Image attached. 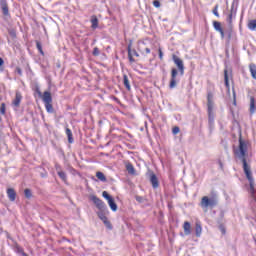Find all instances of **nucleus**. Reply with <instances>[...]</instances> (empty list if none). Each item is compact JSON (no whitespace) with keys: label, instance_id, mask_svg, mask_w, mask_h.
I'll list each match as a JSON object with an SVG mask.
<instances>
[{"label":"nucleus","instance_id":"obj_1","mask_svg":"<svg viewBox=\"0 0 256 256\" xmlns=\"http://www.w3.org/2000/svg\"><path fill=\"white\" fill-rule=\"evenodd\" d=\"M249 149V144L247 141L243 140V138L239 137V146L238 148H234V155L237 159H239L243 164L244 173L249 181V193L252 201H256V189H255V181L253 180V175L251 174V167L247 164V157H249V153L247 152Z\"/></svg>","mask_w":256,"mask_h":256},{"label":"nucleus","instance_id":"obj_2","mask_svg":"<svg viewBox=\"0 0 256 256\" xmlns=\"http://www.w3.org/2000/svg\"><path fill=\"white\" fill-rule=\"evenodd\" d=\"M219 203V197L217 196V193L211 192L210 197L204 196L201 199L200 206L204 211H207V209H213V207H217Z\"/></svg>","mask_w":256,"mask_h":256},{"label":"nucleus","instance_id":"obj_3","mask_svg":"<svg viewBox=\"0 0 256 256\" xmlns=\"http://www.w3.org/2000/svg\"><path fill=\"white\" fill-rule=\"evenodd\" d=\"M102 196L104 199L108 201V205L112 211H117V203H115V199L107 191L102 192Z\"/></svg>","mask_w":256,"mask_h":256},{"label":"nucleus","instance_id":"obj_4","mask_svg":"<svg viewBox=\"0 0 256 256\" xmlns=\"http://www.w3.org/2000/svg\"><path fill=\"white\" fill-rule=\"evenodd\" d=\"M90 199L94 205H96L97 209H99V211H105V209H107L105 202H103V200L99 199L97 196L92 195L90 196Z\"/></svg>","mask_w":256,"mask_h":256},{"label":"nucleus","instance_id":"obj_5","mask_svg":"<svg viewBox=\"0 0 256 256\" xmlns=\"http://www.w3.org/2000/svg\"><path fill=\"white\" fill-rule=\"evenodd\" d=\"M172 59H173L175 65L178 67V71H179L180 75H184L185 74V65L183 64V60H181V58L177 57V55H173Z\"/></svg>","mask_w":256,"mask_h":256},{"label":"nucleus","instance_id":"obj_6","mask_svg":"<svg viewBox=\"0 0 256 256\" xmlns=\"http://www.w3.org/2000/svg\"><path fill=\"white\" fill-rule=\"evenodd\" d=\"M178 71L176 68H173L171 70V79H170V84L169 87L170 89H175V87H177V75H178Z\"/></svg>","mask_w":256,"mask_h":256},{"label":"nucleus","instance_id":"obj_7","mask_svg":"<svg viewBox=\"0 0 256 256\" xmlns=\"http://www.w3.org/2000/svg\"><path fill=\"white\" fill-rule=\"evenodd\" d=\"M23 100V96L21 95V92L16 91L15 98L12 101V105L16 108L21 107V101Z\"/></svg>","mask_w":256,"mask_h":256},{"label":"nucleus","instance_id":"obj_8","mask_svg":"<svg viewBox=\"0 0 256 256\" xmlns=\"http://www.w3.org/2000/svg\"><path fill=\"white\" fill-rule=\"evenodd\" d=\"M0 7L3 15L9 17V5H7V0H0Z\"/></svg>","mask_w":256,"mask_h":256},{"label":"nucleus","instance_id":"obj_9","mask_svg":"<svg viewBox=\"0 0 256 256\" xmlns=\"http://www.w3.org/2000/svg\"><path fill=\"white\" fill-rule=\"evenodd\" d=\"M150 183L153 187V189H157L159 187V179L157 178V175L155 173H150Z\"/></svg>","mask_w":256,"mask_h":256},{"label":"nucleus","instance_id":"obj_10","mask_svg":"<svg viewBox=\"0 0 256 256\" xmlns=\"http://www.w3.org/2000/svg\"><path fill=\"white\" fill-rule=\"evenodd\" d=\"M209 123H213V102H207Z\"/></svg>","mask_w":256,"mask_h":256},{"label":"nucleus","instance_id":"obj_11","mask_svg":"<svg viewBox=\"0 0 256 256\" xmlns=\"http://www.w3.org/2000/svg\"><path fill=\"white\" fill-rule=\"evenodd\" d=\"M255 111H256V99H255V97L251 96L250 97V108H249L250 115H254Z\"/></svg>","mask_w":256,"mask_h":256},{"label":"nucleus","instance_id":"obj_12","mask_svg":"<svg viewBox=\"0 0 256 256\" xmlns=\"http://www.w3.org/2000/svg\"><path fill=\"white\" fill-rule=\"evenodd\" d=\"M56 171H58V177H60L64 183H67V174L61 170V166L56 165Z\"/></svg>","mask_w":256,"mask_h":256},{"label":"nucleus","instance_id":"obj_13","mask_svg":"<svg viewBox=\"0 0 256 256\" xmlns=\"http://www.w3.org/2000/svg\"><path fill=\"white\" fill-rule=\"evenodd\" d=\"M224 83L229 93L231 91V86L229 85V70L227 69L224 70Z\"/></svg>","mask_w":256,"mask_h":256},{"label":"nucleus","instance_id":"obj_14","mask_svg":"<svg viewBox=\"0 0 256 256\" xmlns=\"http://www.w3.org/2000/svg\"><path fill=\"white\" fill-rule=\"evenodd\" d=\"M7 195H8V199L10 201H15V199H17V193L15 192V189H13V188L7 189Z\"/></svg>","mask_w":256,"mask_h":256},{"label":"nucleus","instance_id":"obj_15","mask_svg":"<svg viewBox=\"0 0 256 256\" xmlns=\"http://www.w3.org/2000/svg\"><path fill=\"white\" fill-rule=\"evenodd\" d=\"M43 102L46 103H53V98L51 97V92L45 91L43 94Z\"/></svg>","mask_w":256,"mask_h":256},{"label":"nucleus","instance_id":"obj_16","mask_svg":"<svg viewBox=\"0 0 256 256\" xmlns=\"http://www.w3.org/2000/svg\"><path fill=\"white\" fill-rule=\"evenodd\" d=\"M237 7H239V2L237 0H233L230 13L234 14V17L237 15Z\"/></svg>","mask_w":256,"mask_h":256},{"label":"nucleus","instance_id":"obj_17","mask_svg":"<svg viewBox=\"0 0 256 256\" xmlns=\"http://www.w3.org/2000/svg\"><path fill=\"white\" fill-rule=\"evenodd\" d=\"M183 229H184V235H191V223L187 221L184 222Z\"/></svg>","mask_w":256,"mask_h":256},{"label":"nucleus","instance_id":"obj_18","mask_svg":"<svg viewBox=\"0 0 256 256\" xmlns=\"http://www.w3.org/2000/svg\"><path fill=\"white\" fill-rule=\"evenodd\" d=\"M91 23H92V26H91L92 29H97V27H99V19L97 18V16L93 15L91 17Z\"/></svg>","mask_w":256,"mask_h":256},{"label":"nucleus","instance_id":"obj_19","mask_svg":"<svg viewBox=\"0 0 256 256\" xmlns=\"http://www.w3.org/2000/svg\"><path fill=\"white\" fill-rule=\"evenodd\" d=\"M123 83H124V87H126L127 91H131V84L129 83V77H127V74L123 75Z\"/></svg>","mask_w":256,"mask_h":256},{"label":"nucleus","instance_id":"obj_20","mask_svg":"<svg viewBox=\"0 0 256 256\" xmlns=\"http://www.w3.org/2000/svg\"><path fill=\"white\" fill-rule=\"evenodd\" d=\"M126 170L129 173V175H135V167H133V164H126Z\"/></svg>","mask_w":256,"mask_h":256},{"label":"nucleus","instance_id":"obj_21","mask_svg":"<svg viewBox=\"0 0 256 256\" xmlns=\"http://www.w3.org/2000/svg\"><path fill=\"white\" fill-rule=\"evenodd\" d=\"M202 232H203V228L201 227V224L196 223V226H195L196 237H201Z\"/></svg>","mask_w":256,"mask_h":256},{"label":"nucleus","instance_id":"obj_22","mask_svg":"<svg viewBox=\"0 0 256 256\" xmlns=\"http://www.w3.org/2000/svg\"><path fill=\"white\" fill-rule=\"evenodd\" d=\"M250 73L252 75V78L256 79V65L255 64H250L249 65Z\"/></svg>","mask_w":256,"mask_h":256},{"label":"nucleus","instance_id":"obj_23","mask_svg":"<svg viewBox=\"0 0 256 256\" xmlns=\"http://www.w3.org/2000/svg\"><path fill=\"white\" fill-rule=\"evenodd\" d=\"M66 135L68 137V143H73V132H71V129L66 128Z\"/></svg>","mask_w":256,"mask_h":256},{"label":"nucleus","instance_id":"obj_24","mask_svg":"<svg viewBox=\"0 0 256 256\" xmlns=\"http://www.w3.org/2000/svg\"><path fill=\"white\" fill-rule=\"evenodd\" d=\"M96 177L97 179H99V181H102L103 183L107 181V177H105V174H103V172H97Z\"/></svg>","mask_w":256,"mask_h":256},{"label":"nucleus","instance_id":"obj_25","mask_svg":"<svg viewBox=\"0 0 256 256\" xmlns=\"http://www.w3.org/2000/svg\"><path fill=\"white\" fill-rule=\"evenodd\" d=\"M213 27H214L215 31H218V33L220 31H223V28L221 27V22L214 21L213 22Z\"/></svg>","mask_w":256,"mask_h":256},{"label":"nucleus","instance_id":"obj_26","mask_svg":"<svg viewBox=\"0 0 256 256\" xmlns=\"http://www.w3.org/2000/svg\"><path fill=\"white\" fill-rule=\"evenodd\" d=\"M128 59L130 63H135V58H133V54L131 53V44L128 45Z\"/></svg>","mask_w":256,"mask_h":256},{"label":"nucleus","instance_id":"obj_27","mask_svg":"<svg viewBox=\"0 0 256 256\" xmlns=\"http://www.w3.org/2000/svg\"><path fill=\"white\" fill-rule=\"evenodd\" d=\"M24 195H25L26 199H31V197H33V193L31 192V189H29V188H26L24 190Z\"/></svg>","mask_w":256,"mask_h":256},{"label":"nucleus","instance_id":"obj_28","mask_svg":"<svg viewBox=\"0 0 256 256\" xmlns=\"http://www.w3.org/2000/svg\"><path fill=\"white\" fill-rule=\"evenodd\" d=\"M248 28L251 29V31H255L256 30V20H251L248 23Z\"/></svg>","mask_w":256,"mask_h":256},{"label":"nucleus","instance_id":"obj_29","mask_svg":"<svg viewBox=\"0 0 256 256\" xmlns=\"http://www.w3.org/2000/svg\"><path fill=\"white\" fill-rule=\"evenodd\" d=\"M14 251H15V253H21V255H23V253H24L23 248H21V246H19V244L14 245Z\"/></svg>","mask_w":256,"mask_h":256},{"label":"nucleus","instance_id":"obj_30","mask_svg":"<svg viewBox=\"0 0 256 256\" xmlns=\"http://www.w3.org/2000/svg\"><path fill=\"white\" fill-rule=\"evenodd\" d=\"M97 215H98V217H99V219H101V221H107V216H105V213H103V211H99L98 213H97Z\"/></svg>","mask_w":256,"mask_h":256},{"label":"nucleus","instance_id":"obj_31","mask_svg":"<svg viewBox=\"0 0 256 256\" xmlns=\"http://www.w3.org/2000/svg\"><path fill=\"white\" fill-rule=\"evenodd\" d=\"M36 47L39 51V53H41V55H44L45 53L43 52V46L41 45V42L36 41Z\"/></svg>","mask_w":256,"mask_h":256},{"label":"nucleus","instance_id":"obj_32","mask_svg":"<svg viewBox=\"0 0 256 256\" xmlns=\"http://www.w3.org/2000/svg\"><path fill=\"white\" fill-rule=\"evenodd\" d=\"M45 107H46V111H48V113H53V105L51 103H46Z\"/></svg>","mask_w":256,"mask_h":256},{"label":"nucleus","instance_id":"obj_33","mask_svg":"<svg viewBox=\"0 0 256 256\" xmlns=\"http://www.w3.org/2000/svg\"><path fill=\"white\" fill-rule=\"evenodd\" d=\"M92 55H94V57H99V55H101V51H99V48L95 47L93 49Z\"/></svg>","mask_w":256,"mask_h":256},{"label":"nucleus","instance_id":"obj_34","mask_svg":"<svg viewBox=\"0 0 256 256\" xmlns=\"http://www.w3.org/2000/svg\"><path fill=\"white\" fill-rule=\"evenodd\" d=\"M105 227H107V229H113V225H111V222L109 221V219H106L104 222Z\"/></svg>","mask_w":256,"mask_h":256},{"label":"nucleus","instance_id":"obj_35","mask_svg":"<svg viewBox=\"0 0 256 256\" xmlns=\"http://www.w3.org/2000/svg\"><path fill=\"white\" fill-rule=\"evenodd\" d=\"M233 17H235V14L230 12L228 15V18H227L229 25H231L233 23Z\"/></svg>","mask_w":256,"mask_h":256},{"label":"nucleus","instance_id":"obj_36","mask_svg":"<svg viewBox=\"0 0 256 256\" xmlns=\"http://www.w3.org/2000/svg\"><path fill=\"white\" fill-rule=\"evenodd\" d=\"M218 9H219V5H216L212 11V13H213V15H215V17H219Z\"/></svg>","mask_w":256,"mask_h":256},{"label":"nucleus","instance_id":"obj_37","mask_svg":"<svg viewBox=\"0 0 256 256\" xmlns=\"http://www.w3.org/2000/svg\"><path fill=\"white\" fill-rule=\"evenodd\" d=\"M207 103H213V94L211 92L207 95Z\"/></svg>","mask_w":256,"mask_h":256},{"label":"nucleus","instance_id":"obj_38","mask_svg":"<svg viewBox=\"0 0 256 256\" xmlns=\"http://www.w3.org/2000/svg\"><path fill=\"white\" fill-rule=\"evenodd\" d=\"M179 131H181V129H180L178 126H175V127L172 129L173 135H177V134L179 133Z\"/></svg>","mask_w":256,"mask_h":256},{"label":"nucleus","instance_id":"obj_39","mask_svg":"<svg viewBox=\"0 0 256 256\" xmlns=\"http://www.w3.org/2000/svg\"><path fill=\"white\" fill-rule=\"evenodd\" d=\"M40 170H42V172H40V175L42 178L47 177V171H45V169H43L42 167H39Z\"/></svg>","mask_w":256,"mask_h":256},{"label":"nucleus","instance_id":"obj_40","mask_svg":"<svg viewBox=\"0 0 256 256\" xmlns=\"http://www.w3.org/2000/svg\"><path fill=\"white\" fill-rule=\"evenodd\" d=\"M233 105H237V94L235 93V89H233Z\"/></svg>","mask_w":256,"mask_h":256},{"label":"nucleus","instance_id":"obj_41","mask_svg":"<svg viewBox=\"0 0 256 256\" xmlns=\"http://www.w3.org/2000/svg\"><path fill=\"white\" fill-rule=\"evenodd\" d=\"M5 103H2L1 106H0V113L1 115H5Z\"/></svg>","mask_w":256,"mask_h":256},{"label":"nucleus","instance_id":"obj_42","mask_svg":"<svg viewBox=\"0 0 256 256\" xmlns=\"http://www.w3.org/2000/svg\"><path fill=\"white\" fill-rule=\"evenodd\" d=\"M153 5H154V7H156L157 9H159V7H161V2H159V0H154V1H153Z\"/></svg>","mask_w":256,"mask_h":256},{"label":"nucleus","instance_id":"obj_43","mask_svg":"<svg viewBox=\"0 0 256 256\" xmlns=\"http://www.w3.org/2000/svg\"><path fill=\"white\" fill-rule=\"evenodd\" d=\"M135 199L138 203H143L145 199L142 196H135Z\"/></svg>","mask_w":256,"mask_h":256},{"label":"nucleus","instance_id":"obj_44","mask_svg":"<svg viewBox=\"0 0 256 256\" xmlns=\"http://www.w3.org/2000/svg\"><path fill=\"white\" fill-rule=\"evenodd\" d=\"M132 57H139V53H137V50H131Z\"/></svg>","mask_w":256,"mask_h":256},{"label":"nucleus","instance_id":"obj_45","mask_svg":"<svg viewBox=\"0 0 256 256\" xmlns=\"http://www.w3.org/2000/svg\"><path fill=\"white\" fill-rule=\"evenodd\" d=\"M16 73H18V75H23V70H21L20 67H16Z\"/></svg>","mask_w":256,"mask_h":256},{"label":"nucleus","instance_id":"obj_46","mask_svg":"<svg viewBox=\"0 0 256 256\" xmlns=\"http://www.w3.org/2000/svg\"><path fill=\"white\" fill-rule=\"evenodd\" d=\"M158 51H159V59H163V51L161 50V48Z\"/></svg>","mask_w":256,"mask_h":256},{"label":"nucleus","instance_id":"obj_47","mask_svg":"<svg viewBox=\"0 0 256 256\" xmlns=\"http://www.w3.org/2000/svg\"><path fill=\"white\" fill-rule=\"evenodd\" d=\"M219 33H220L222 39H224L225 38V32L223 31V29Z\"/></svg>","mask_w":256,"mask_h":256},{"label":"nucleus","instance_id":"obj_48","mask_svg":"<svg viewBox=\"0 0 256 256\" xmlns=\"http://www.w3.org/2000/svg\"><path fill=\"white\" fill-rule=\"evenodd\" d=\"M145 53H146V55H149V53H151V49L145 48Z\"/></svg>","mask_w":256,"mask_h":256},{"label":"nucleus","instance_id":"obj_49","mask_svg":"<svg viewBox=\"0 0 256 256\" xmlns=\"http://www.w3.org/2000/svg\"><path fill=\"white\" fill-rule=\"evenodd\" d=\"M3 63H5V61L0 57V67L3 66Z\"/></svg>","mask_w":256,"mask_h":256},{"label":"nucleus","instance_id":"obj_50","mask_svg":"<svg viewBox=\"0 0 256 256\" xmlns=\"http://www.w3.org/2000/svg\"><path fill=\"white\" fill-rule=\"evenodd\" d=\"M219 165H220V169L223 171V162H221V160H219Z\"/></svg>","mask_w":256,"mask_h":256},{"label":"nucleus","instance_id":"obj_51","mask_svg":"<svg viewBox=\"0 0 256 256\" xmlns=\"http://www.w3.org/2000/svg\"><path fill=\"white\" fill-rule=\"evenodd\" d=\"M222 234L225 235V228H221Z\"/></svg>","mask_w":256,"mask_h":256},{"label":"nucleus","instance_id":"obj_52","mask_svg":"<svg viewBox=\"0 0 256 256\" xmlns=\"http://www.w3.org/2000/svg\"><path fill=\"white\" fill-rule=\"evenodd\" d=\"M114 100H115V101H119V99H117V97H114Z\"/></svg>","mask_w":256,"mask_h":256},{"label":"nucleus","instance_id":"obj_53","mask_svg":"<svg viewBox=\"0 0 256 256\" xmlns=\"http://www.w3.org/2000/svg\"><path fill=\"white\" fill-rule=\"evenodd\" d=\"M2 121V118H1V116H0V122Z\"/></svg>","mask_w":256,"mask_h":256}]
</instances>
